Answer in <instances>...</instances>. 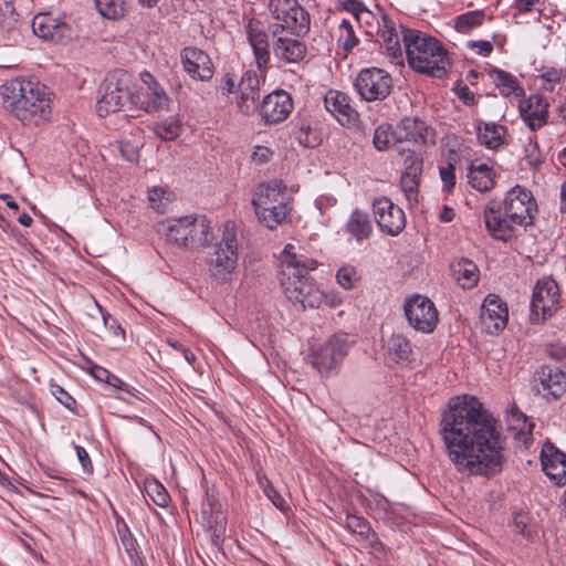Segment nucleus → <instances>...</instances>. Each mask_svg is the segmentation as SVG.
<instances>
[{"mask_svg": "<svg viewBox=\"0 0 566 566\" xmlns=\"http://www.w3.org/2000/svg\"><path fill=\"white\" fill-rule=\"evenodd\" d=\"M489 75L503 96L507 97L514 94L518 97H524V88L518 84L516 77L511 73L499 69H493L490 71Z\"/></svg>", "mask_w": 566, "mask_h": 566, "instance_id": "obj_33", "label": "nucleus"}, {"mask_svg": "<svg viewBox=\"0 0 566 566\" xmlns=\"http://www.w3.org/2000/svg\"><path fill=\"white\" fill-rule=\"evenodd\" d=\"M543 78L551 83H557L560 80V73L556 70L547 71L543 74Z\"/></svg>", "mask_w": 566, "mask_h": 566, "instance_id": "obj_64", "label": "nucleus"}, {"mask_svg": "<svg viewBox=\"0 0 566 566\" xmlns=\"http://www.w3.org/2000/svg\"><path fill=\"white\" fill-rule=\"evenodd\" d=\"M420 176H413L410 172H402L400 178V186L409 201L416 200L418 195V188L420 184Z\"/></svg>", "mask_w": 566, "mask_h": 566, "instance_id": "obj_46", "label": "nucleus"}, {"mask_svg": "<svg viewBox=\"0 0 566 566\" xmlns=\"http://www.w3.org/2000/svg\"><path fill=\"white\" fill-rule=\"evenodd\" d=\"M349 349L345 336L335 335L313 353L312 365L321 374H327L343 361Z\"/></svg>", "mask_w": 566, "mask_h": 566, "instance_id": "obj_14", "label": "nucleus"}, {"mask_svg": "<svg viewBox=\"0 0 566 566\" xmlns=\"http://www.w3.org/2000/svg\"><path fill=\"white\" fill-rule=\"evenodd\" d=\"M260 80L254 71H245L238 84L237 106L242 114L249 115L258 107Z\"/></svg>", "mask_w": 566, "mask_h": 566, "instance_id": "obj_22", "label": "nucleus"}, {"mask_svg": "<svg viewBox=\"0 0 566 566\" xmlns=\"http://www.w3.org/2000/svg\"><path fill=\"white\" fill-rule=\"evenodd\" d=\"M548 107L547 99L539 94H532L527 98H522L518 104L520 115L532 132H536L547 124Z\"/></svg>", "mask_w": 566, "mask_h": 566, "instance_id": "obj_20", "label": "nucleus"}, {"mask_svg": "<svg viewBox=\"0 0 566 566\" xmlns=\"http://www.w3.org/2000/svg\"><path fill=\"white\" fill-rule=\"evenodd\" d=\"M317 268V261L296 251L289 243L283 250L281 286L289 300L300 303L304 308H317L323 304L325 292L321 291L308 272Z\"/></svg>", "mask_w": 566, "mask_h": 566, "instance_id": "obj_3", "label": "nucleus"}, {"mask_svg": "<svg viewBox=\"0 0 566 566\" xmlns=\"http://www.w3.org/2000/svg\"><path fill=\"white\" fill-rule=\"evenodd\" d=\"M127 103L137 104L128 85V75L119 73L109 76L105 81L104 94L97 101L96 112L99 117L120 111Z\"/></svg>", "mask_w": 566, "mask_h": 566, "instance_id": "obj_9", "label": "nucleus"}, {"mask_svg": "<svg viewBox=\"0 0 566 566\" xmlns=\"http://www.w3.org/2000/svg\"><path fill=\"white\" fill-rule=\"evenodd\" d=\"M238 263V241L235 224L227 221L223 227V233L220 242L210 258L209 271L211 275L219 281H228L237 268Z\"/></svg>", "mask_w": 566, "mask_h": 566, "instance_id": "obj_8", "label": "nucleus"}, {"mask_svg": "<svg viewBox=\"0 0 566 566\" xmlns=\"http://www.w3.org/2000/svg\"><path fill=\"white\" fill-rule=\"evenodd\" d=\"M310 134H311V127L308 125H302L300 127V134L296 136V138L298 139V143L304 146V147H314L316 144H315V138L312 140L310 138Z\"/></svg>", "mask_w": 566, "mask_h": 566, "instance_id": "obj_56", "label": "nucleus"}, {"mask_svg": "<svg viewBox=\"0 0 566 566\" xmlns=\"http://www.w3.org/2000/svg\"><path fill=\"white\" fill-rule=\"evenodd\" d=\"M506 127L495 123H481L478 126L479 142L490 149H497L505 142Z\"/></svg>", "mask_w": 566, "mask_h": 566, "instance_id": "obj_32", "label": "nucleus"}, {"mask_svg": "<svg viewBox=\"0 0 566 566\" xmlns=\"http://www.w3.org/2000/svg\"><path fill=\"white\" fill-rule=\"evenodd\" d=\"M469 48L476 49L478 53L488 56L493 51V44L490 41H471Z\"/></svg>", "mask_w": 566, "mask_h": 566, "instance_id": "obj_58", "label": "nucleus"}, {"mask_svg": "<svg viewBox=\"0 0 566 566\" xmlns=\"http://www.w3.org/2000/svg\"><path fill=\"white\" fill-rule=\"evenodd\" d=\"M536 213L537 203L532 192L516 185L503 200H491L483 217L490 235L505 242L514 237L517 227L533 226Z\"/></svg>", "mask_w": 566, "mask_h": 566, "instance_id": "obj_2", "label": "nucleus"}, {"mask_svg": "<svg viewBox=\"0 0 566 566\" xmlns=\"http://www.w3.org/2000/svg\"><path fill=\"white\" fill-rule=\"evenodd\" d=\"M338 43L345 51H350L358 43L353 25L348 20H343L339 24Z\"/></svg>", "mask_w": 566, "mask_h": 566, "instance_id": "obj_45", "label": "nucleus"}, {"mask_svg": "<svg viewBox=\"0 0 566 566\" xmlns=\"http://www.w3.org/2000/svg\"><path fill=\"white\" fill-rule=\"evenodd\" d=\"M346 528L358 535L361 539L367 541L369 545L378 549L381 547V543L378 541L376 533L371 530L369 523L360 516L357 515H347L346 517Z\"/></svg>", "mask_w": 566, "mask_h": 566, "instance_id": "obj_34", "label": "nucleus"}, {"mask_svg": "<svg viewBox=\"0 0 566 566\" xmlns=\"http://www.w3.org/2000/svg\"><path fill=\"white\" fill-rule=\"evenodd\" d=\"M145 491L147 495L156 503L158 506L165 507L168 505L170 496L167 490L164 488L161 483L158 481H148L145 484Z\"/></svg>", "mask_w": 566, "mask_h": 566, "instance_id": "obj_43", "label": "nucleus"}, {"mask_svg": "<svg viewBox=\"0 0 566 566\" xmlns=\"http://www.w3.org/2000/svg\"><path fill=\"white\" fill-rule=\"evenodd\" d=\"M336 279L340 286L349 290L354 286L356 280V271L352 266H343L337 271Z\"/></svg>", "mask_w": 566, "mask_h": 566, "instance_id": "obj_49", "label": "nucleus"}, {"mask_svg": "<svg viewBox=\"0 0 566 566\" xmlns=\"http://www.w3.org/2000/svg\"><path fill=\"white\" fill-rule=\"evenodd\" d=\"M453 279L463 289H472L479 282V269L468 259L455 260L450 265Z\"/></svg>", "mask_w": 566, "mask_h": 566, "instance_id": "obj_30", "label": "nucleus"}, {"mask_svg": "<svg viewBox=\"0 0 566 566\" xmlns=\"http://www.w3.org/2000/svg\"><path fill=\"white\" fill-rule=\"evenodd\" d=\"M290 201L285 185L277 179L260 184L252 198L259 220L271 230L281 224L289 216Z\"/></svg>", "mask_w": 566, "mask_h": 566, "instance_id": "obj_6", "label": "nucleus"}, {"mask_svg": "<svg viewBox=\"0 0 566 566\" xmlns=\"http://www.w3.org/2000/svg\"><path fill=\"white\" fill-rule=\"evenodd\" d=\"M397 140L396 130H392L390 126H379L375 130L374 145L376 149L382 151L392 146Z\"/></svg>", "mask_w": 566, "mask_h": 566, "instance_id": "obj_41", "label": "nucleus"}, {"mask_svg": "<svg viewBox=\"0 0 566 566\" xmlns=\"http://www.w3.org/2000/svg\"><path fill=\"white\" fill-rule=\"evenodd\" d=\"M293 109L291 95L285 91L268 94L260 105V114L266 124H279L285 120Z\"/></svg>", "mask_w": 566, "mask_h": 566, "instance_id": "obj_19", "label": "nucleus"}, {"mask_svg": "<svg viewBox=\"0 0 566 566\" xmlns=\"http://www.w3.org/2000/svg\"><path fill=\"white\" fill-rule=\"evenodd\" d=\"M534 389L547 401L557 400L566 392V375L562 367L543 365L534 374Z\"/></svg>", "mask_w": 566, "mask_h": 566, "instance_id": "obj_13", "label": "nucleus"}, {"mask_svg": "<svg viewBox=\"0 0 566 566\" xmlns=\"http://www.w3.org/2000/svg\"><path fill=\"white\" fill-rule=\"evenodd\" d=\"M291 35L289 32H279L276 36H273V53L282 62L297 63L304 59L306 46Z\"/></svg>", "mask_w": 566, "mask_h": 566, "instance_id": "obj_25", "label": "nucleus"}, {"mask_svg": "<svg viewBox=\"0 0 566 566\" xmlns=\"http://www.w3.org/2000/svg\"><path fill=\"white\" fill-rule=\"evenodd\" d=\"M391 75L379 67H366L357 74L354 87L366 102L384 101L391 93Z\"/></svg>", "mask_w": 566, "mask_h": 566, "instance_id": "obj_10", "label": "nucleus"}, {"mask_svg": "<svg viewBox=\"0 0 566 566\" xmlns=\"http://www.w3.org/2000/svg\"><path fill=\"white\" fill-rule=\"evenodd\" d=\"M185 71L193 78L208 81L213 76V64L209 55L197 48H186L181 52Z\"/></svg>", "mask_w": 566, "mask_h": 566, "instance_id": "obj_23", "label": "nucleus"}, {"mask_svg": "<svg viewBox=\"0 0 566 566\" xmlns=\"http://www.w3.org/2000/svg\"><path fill=\"white\" fill-rule=\"evenodd\" d=\"M201 516L211 533L213 544L219 545L226 532L227 520L214 489H207L205 492Z\"/></svg>", "mask_w": 566, "mask_h": 566, "instance_id": "obj_15", "label": "nucleus"}, {"mask_svg": "<svg viewBox=\"0 0 566 566\" xmlns=\"http://www.w3.org/2000/svg\"><path fill=\"white\" fill-rule=\"evenodd\" d=\"M396 137L399 143L411 142L415 145L436 143V134L419 118L405 117L396 127Z\"/></svg>", "mask_w": 566, "mask_h": 566, "instance_id": "obj_21", "label": "nucleus"}, {"mask_svg": "<svg viewBox=\"0 0 566 566\" xmlns=\"http://www.w3.org/2000/svg\"><path fill=\"white\" fill-rule=\"evenodd\" d=\"M539 0H515V7L522 12L531 11Z\"/></svg>", "mask_w": 566, "mask_h": 566, "instance_id": "obj_61", "label": "nucleus"}, {"mask_svg": "<svg viewBox=\"0 0 566 566\" xmlns=\"http://www.w3.org/2000/svg\"><path fill=\"white\" fill-rule=\"evenodd\" d=\"M374 214L379 228L390 234H399L405 226V212L386 197L378 198L373 203Z\"/></svg>", "mask_w": 566, "mask_h": 566, "instance_id": "obj_17", "label": "nucleus"}, {"mask_svg": "<svg viewBox=\"0 0 566 566\" xmlns=\"http://www.w3.org/2000/svg\"><path fill=\"white\" fill-rule=\"evenodd\" d=\"M50 391L65 408L76 413V401L67 391L56 384L50 385Z\"/></svg>", "mask_w": 566, "mask_h": 566, "instance_id": "obj_47", "label": "nucleus"}, {"mask_svg": "<svg viewBox=\"0 0 566 566\" xmlns=\"http://www.w3.org/2000/svg\"><path fill=\"white\" fill-rule=\"evenodd\" d=\"M238 82L233 74L227 73L221 78V92L222 94H238Z\"/></svg>", "mask_w": 566, "mask_h": 566, "instance_id": "obj_54", "label": "nucleus"}, {"mask_svg": "<svg viewBox=\"0 0 566 566\" xmlns=\"http://www.w3.org/2000/svg\"><path fill=\"white\" fill-rule=\"evenodd\" d=\"M122 543L129 554L133 551H135V541L132 538L126 525H124V533L122 534Z\"/></svg>", "mask_w": 566, "mask_h": 566, "instance_id": "obj_60", "label": "nucleus"}, {"mask_svg": "<svg viewBox=\"0 0 566 566\" xmlns=\"http://www.w3.org/2000/svg\"><path fill=\"white\" fill-rule=\"evenodd\" d=\"M388 353L397 363L410 361L412 355L411 344L401 334L392 335L388 342Z\"/></svg>", "mask_w": 566, "mask_h": 566, "instance_id": "obj_37", "label": "nucleus"}, {"mask_svg": "<svg viewBox=\"0 0 566 566\" xmlns=\"http://www.w3.org/2000/svg\"><path fill=\"white\" fill-rule=\"evenodd\" d=\"M344 8L353 13L357 21H361L364 15L373 17V12L369 11L366 6L358 0H346Z\"/></svg>", "mask_w": 566, "mask_h": 566, "instance_id": "obj_50", "label": "nucleus"}, {"mask_svg": "<svg viewBox=\"0 0 566 566\" xmlns=\"http://www.w3.org/2000/svg\"><path fill=\"white\" fill-rule=\"evenodd\" d=\"M164 195H165V191L161 188H153L148 192V200L151 202V205L156 209L159 210L161 208L160 202H161Z\"/></svg>", "mask_w": 566, "mask_h": 566, "instance_id": "obj_59", "label": "nucleus"}, {"mask_svg": "<svg viewBox=\"0 0 566 566\" xmlns=\"http://www.w3.org/2000/svg\"><path fill=\"white\" fill-rule=\"evenodd\" d=\"M32 29L39 38L55 43L71 40L73 36L72 27L52 13L36 14L32 20Z\"/></svg>", "mask_w": 566, "mask_h": 566, "instance_id": "obj_16", "label": "nucleus"}, {"mask_svg": "<svg viewBox=\"0 0 566 566\" xmlns=\"http://www.w3.org/2000/svg\"><path fill=\"white\" fill-rule=\"evenodd\" d=\"M507 317L506 304L497 295L488 294L481 306V328L488 334H497L506 326Z\"/></svg>", "mask_w": 566, "mask_h": 566, "instance_id": "obj_18", "label": "nucleus"}, {"mask_svg": "<svg viewBox=\"0 0 566 566\" xmlns=\"http://www.w3.org/2000/svg\"><path fill=\"white\" fill-rule=\"evenodd\" d=\"M560 292L557 283L552 277L538 280L534 286L531 311L536 319H546L557 310Z\"/></svg>", "mask_w": 566, "mask_h": 566, "instance_id": "obj_12", "label": "nucleus"}, {"mask_svg": "<svg viewBox=\"0 0 566 566\" xmlns=\"http://www.w3.org/2000/svg\"><path fill=\"white\" fill-rule=\"evenodd\" d=\"M136 102L140 105V108L150 113L164 109L168 105V96L163 87L158 85L150 86L145 94V99H140V96L137 95Z\"/></svg>", "mask_w": 566, "mask_h": 566, "instance_id": "obj_36", "label": "nucleus"}, {"mask_svg": "<svg viewBox=\"0 0 566 566\" xmlns=\"http://www.w3.org/2000/svg\"><path fill=\"white\" fill-rule=\"evenodd\" d=\"M484 21L483 11L475 10L457 17L455 29L461 33H467L470 30L480 27Z\"/></svg>", "mask_w": 566, "mask_h": 566, "instance_id": "obj_40", "label": "nucleus"}, {"mask_svg": "<svg viewBox=\"0 0 566 566\" xmlns=\"http://www.w3.org/2000/svg\"><path fill=\"white\" fill-rule=\"evenodd\" d=\"M408 323L416 331L432 333L438 324V311L426 296L415 295L408 298L403 306Z\"/></svg>", "mask_w": 566, "mask_h": 566, "instance_id": "obj_11", "label": "nucleus"}, {"mask_svg": "<svg viewBox=\"0 0 566 566\" xmlns=\"http://www.w3.org/2000/svg\"><path fill=\"white\" fill-rule=\"evenodd\" d=\"M1 95L4 108L25 125L38 126L50 119V98L39 83L11 78L1 86Z\"/></svg>", "mask_w": 566, "mask_h": 566, "instance_id": "obj_4", "label": "nucleus"}, {"mask_svg": "<svg viewBox=\"0 0 566 566\" xmlns=\"http://www.w3.org/2000/svg\"><path fill=\"white\" fill-rule=\"evenodd\" d=\"M541 461L545 474L556 484H566V454L551 443L543 447Z\"/></svg>", "mask_w": 566, "mask_h": 566, "instance_id": "obj_24", "label": "nucleus"}, {"mask_svg": "<svg viewBox=\"0 0 566 566\" xmlns=\"http://www.w3.org/2000/svg\"><path fill=\"white\" fill-rule=\"evenodd\" d=\"M75 451H76L77 459L81 462L83 469L86 472H92L93 471V464H92V461L90 459V455H88L87 451L83 447H81V446H76L75 447Z\"/></svg>", "mask_w": 566, "mask_h": 566, "instance_id": "obj_55", "label": "nucleus"}, {"mask_svg": "<svg viewBox=\"0 0 566 566\" xmlns=\"http://www.w3.org/2000/svg\"><path fill=\"white\" fill-rule=\"evenodd\" d=\"M525 160L533 168H537L543 163V157L535 138L531 137L525 146Z\"/></svg>", "mask_w": 566, "mask_h": 566, "instance_id": "obj_48", "label": "nucleus"}, {"mask_svg": "<svg viewBox=\"0 0 566 566\" xmlns=\"http://www.w3.org/2000/svg\"><path fill=\"white\" fill-rule=\"evenodd\" d=\"M408 63L418 73L441 78L447 73V51L434 38L413 29H402Z\"/></svg>", "mask_w": 566, "mask_h": 566, "instance_id": "obj_5", "label": "nucleus"}, {"mask_svg": "<svg viewBox=\"0 0 566 566\" xmlns=\"http://www.w3.org/2000/svg\"><path fill=\"white\" fill-rule=\"evenodd\" d=\"M467 176L469 185L480 192L490 191L494 187L495 172L485 163L479 165L471 164Z\"/></svg>", "mask_w": 566, "mask_h": 566, "instance_id": "obj_31", "label": "nucleus"}, {"mask_svg": "<svg viewBox=\"0 0 566 566\" xmlns=\"http://www.w3.org/2000/svg\"><path fill=\"white\" fill-rule=\"evenodd\" d=\"M272 151L265 146H256L252 158L256 164H264L270 160Z\"/></svg>", "mask_w": 566, "mask_h": 566, "instance_id": "obj_57", "label": "nucleus"}, {"mask_svg": "<svg viewBox=\"0 0 566 566\" xmlns=\"http://www.w3.org/2000/svg\"><path fill=\"white\" fill-rule=\"evenodd\" d=\"M323 303H326L329 307H336L342 304V297L335 293H325Z\"/></svg>", "mask_w": 566, "mask_h": 566, "instance_id": "obj_62", "label": "nucleus"}, {"mask_svg": "<svg viewBox=\"0 0 566 566\" xmlns=\"http://www.w3.org/2000/svg\"><path fill=\"white\" fill-rule=\"evenodd\" d=\"M259 69L265 67L270 61L269 43L252 46Z\"/></svg>", "mask_w": 566, "mask_h": 566, "instance_id": "obj_52", "label": "nucleus"}, {"mask_svg": "<svg viewBox=\"0 0 566 566\" xmlns=\"http://www.w3.org/2000/svg\"><path fill=\"white\" fill-rule=\"evenodd\" d=\"M377 35L389 56L392 59L402 56L399 35L396 31L395 23L389 19L387 14L382 12L381 19L378 22Z\"/></svg>", "mask_w": 566, "mask_h": 566, "instance_id": "obj_28", "label": "nucleus"}, {"mask_svg": "<svg viewBox=\"0 0 566 566\" xmlns=\"http://www.w3.org/2000/svg\"><path fill=\"white\" fill-rule=\"evenodd\" d=\"M181 125L175 117H168L156 124L154 132L164 140H174L181 134Z\"/></svg>", "mask_w": 566, "mask_h": 566, "instance_id": "obj_39", "label": "nucleus"}, {"mask_svg": "<svg viewBox=\"0 0 566 566\" xmlns=\"http://www.w3.org/2000/svg\"><path fill=\"white\" fill-rule=\"evenodd\" d=\"M547 355L559 365L557 367H566V348L559 344H551L547 346Z\"/></svg>", "mask_w": 566, "mask_h": 566, "instance_id": "obj_51", "label": "nucleus"}, {"mask_svg": "<svg viewBox=\"0 0 566 566\" xmlns=\"http://www.w3.org/2000/svg\"><path fill=\"white\" fill-rule=\"evenodd\" d=\"M324 105L342 125L354 123L358 113L352 107L347 94L339 91H329L324 97Z\"/></svg>", "mask_w": 566, "mask_h": 566, "instance_id": "obj_27", "label": "nucleus"}, {"mask_svg": "<svg viewBox=\"0 0 566 566\" xmlns=\"http://www.w3.org/2000/svg\"><path fill=\"white\" fill-rule=\"evenodd\" d=\"M457 154L454 151L450 153L449 159L447 161V166H441L439 168L440 178L443 182V189L450 192L455 186V160Z\"/></svg>", "mask_w": 566, "mask_h": 566, "instance_id": "obj_44", "label": "nucleus"}, {"mask_svg": "<svg viewBox=\"0 0 566 566\" xmlns=\"http://www.w3.org/2000/svg\"><path fill=\"white\" fill-rule=\"evenodd\" d=\"M496 420L471 396L450 399L440 436L449 461L463 475L492 476L505 462V438Z\"/></svg>", "mask_w": 566, "mask_h": 566, "instance_id": "obj_1", "label": "nucleus"}, {"mask_svg": "<svg viewBox=\"0 0 566 566\" xmlns=\"http://www.w3.org/2000/svg\"><path fill=\"white\" fill-rule=\"evenodd\" d=\"M125 0H95L99 14L106 19H120L126 12Z\"/></svg>", "mask_w": 566, "mask_h": 566, "instance_id": "obj_38", "label": "nucleus"}, {"mask_svg": "<svg viewBox=\"0 0 566 566\" xmlns=\"http://www.w3.org/2000/svg\"><path fill=\"white\" fill-rule=\"evenodd\" d=\"M196 220L190 224L191 233L188 235L187 247L198 249L208 247L213 240L210 221L201 214H192Z\"/></svg>", "mask_w": 566, "mask_h": 566, "instance_id": "obj_29", "label": "nucleus"}, {"mask_svg": "<svg viewBox=\"0 0 566 566\" xmlns=\"http://www.w3.org/2000/svg\"><path fill=\"white\" fill-rule=\"evenodd\" d=\"M398 151L403 158L405 169L403 172L413 174V176L421 175L422 172V157L419 153L415 150L399 148Z\"/></svg>", "mask_w": 566, "mask_h": 566, "instance_id": "obj_42", "label": "nucleus"}, {"mask_svg": "<svg viewBox=\"0 0 566 566\" xmlns=\"http://www.w3.org/2000/svg\"><path fill=\"white\" fill-rule=\"evenodd\" d=\"M454 210L448 206H444L440 212V220L443 222H450L454 218Z\"/></svg>", "mask_w": 566, "mask_h": 566, "instance_id": "obj_63", "label": "nucleus"}, {"mask_svg": "<svg viewBox=\"0 0 566 566\" xmlns=\"http://www.w3.org/2000/svg\"><path fill=\"white\" fill-rule=\"evenodd\" d=\"M346 230L358 241L368 239L373 231L368 213L359 209L354 210L346 223Z\"/></svg>", "mask_w": 566, "mask_h": 566, "instance_id": "obj_35", "label": "nucleus"}, {"mask_svg": "<svg viewBox=\"0 0 566 566\" xmlns=\"http://www.w3.org/2000/svg\"><path fill=\"white\" fill-rule=\"evenodd\" d=\"M196 220L192 214L169 219L160 224L159 231L165 237V241L168 244L176 245L178 248H186L188 235L191 233L190 224Z\"/></svg>", "mask_w": 566, "mask_h": 566, "instance_id": "obj_26", "label": "nucleus"}, {"mask_svg": "<svg viewBox=\"0 0 566 566\" xmlns=\"http://www.w3.org/2000/svg\"><path fill=\"white\" fill-rule=\"evenodd\" d=\"M269 9L274 23L270 32L276 36L279 32L301 35L310 30V14L296 0H270Z\"/></svg>", "mask_w": 566, "mask_h": 566, "instance_id": "obj_7", "label": "nucleus"}, {"mask_svg": "<svg viewBox=\"0 0 566 566\" xmlns=\"http://www.w3.org/2000/svg\"><path fill=\"white\" fill-rule=\"evenodd\" d=\"M248 35L251 46L263 45L269 43L266 33L255 28L252 23H250L249 25Z\"/></svg>", "mask_w": 566, "mask_h": 566, "instance_id": "obj_53", "label": "nucleus"}]
</instances>
